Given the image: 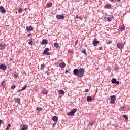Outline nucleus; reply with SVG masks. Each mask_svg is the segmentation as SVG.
I'll list each match as a JSON object with an SVG mask.
<instances>
[{
  "instance_id": "f257e3e1",
  "label": "nucleus",
  "mask_w": 130,
  "mask_h": 130,
  "mask_svg": "<svg viewBox=\"0 0 130 130\" xmlns=\"http://www.w3.org/2000/svg\"><path fill=\"white\" fill-rule=\"evenodd\" d=\"M85 73V69L84 68H80L79 69H75L73 70V73L75 76H78L79 78H82L84 76Z\"/></svg>"
},
{
  "instance_id": "f03ea898",
  "label": "nucleus",
  "mask_w": 130,
  "mask_h": 130,
  "mask_svg": "<svg viewBox=\"0 0 130 130\" xmlns=\"http://www.w3.org/2000/svg\"><path fill=\"white\" fill-rule=\"evenodd\" d=\"M77 110H78L76 108L73 109L68 114V115H69L70 116H73L75 115V113H76Z\"/></svg>"
},
{
  "instance_id": "7ed1b4c3",
  "label": "nucleus",
  "mask_w": 130,
  "mask_h": 130,
  "mask_svg": "<svg viewBox=\"0 0 130 130\" xmlns=\"http://www.w3.org/2000/svg\"><path fill=\"white\" fill-rule=\"evenodd\" d=\"M115 100H116V96L115 95L111 96L110 103L111 104H113L115 102Z\"/></svg>"
},
{
  "instance_id": "20e7f679",
  "label": "nucleus",
  "mask_w": 130,
  "mask_h": 130,
  "mask_svg": "<svg viewBox=\"0 0 130 130\" xmlns=\"http://www.w3.org/2000/svg\"><path fill=\"white\" fill-rule=\"evenodd\" d=\"M99 42H100V41H98L97 39H94L92 44L94 46H97L98 44H99Z\"/></svg>"
},
{
  "instance_id": "39448f33",
  "label": "nucleus",
  "mask_w": 130,
  "mask_h": 130,
  "mask_svg": "<svg viewBox=\"0 0 130 130\" xmlns=\"http://www.w3.org/2000/svg\"><path fill=\"white\" fill-rule=\"evenodd\" d=\"M0 70H2V71H6V70H7V66L4 64H0Z\"/></svg>"
},
{
  "instance_id": "423d86ee",
  "label": "nucleus",
  "mask_w": 130,
  "mask_h": 130,
  "mask_svg": "<svg viewBox=\"0 0 130 130\" xmlns=\"http://www.w3.org/2000/svg\"><path fill=\"white\" fill-rule=\"evenodd\" d=\"M124 46L123 45V44H122V43H118L117 44V47L119 49H121L123 48Z\"/></svg>"
},
{
  "instance_id": "0eeeda50",
  "label": "nucleus",
  "mask_w": 130,
  "mask_h": 130,
  "mask_svg": "<svg viewBox=\"0 0 130 130\" xmlns=\"http://www.w3.org/2000/svg\"><path fill=\"white\" fill-rule=\"evenodd\" d=\"M48 43V41L46 39H43L42 42H41V44L42 45H44L45 44H47Z\"/></svg>"
},
{
  "instance_id": "6e6552de",
  "label": "nucleus",
  "mask_w": 130,
  "mask_h": 130,
  "mask_svg": "<svg viewBox=\"0 0 130 130\" xmlns=\"http://www.w3.org/2000/svg\"><path fill=\"white\" fill-rule=\"evenodd\" d=\"M57 19H59V20H61L62 19H64V15H57L56 16Z\"/></svg>"
},
{
  "instance_id": "1a4fd4ad",
  "label": "nucleus",
  "mask_w": 130,
  "mask_h": 130,
  "mask_svg": "<svg viewBox=\"0 0 130 130\" xmlns=\"http://www.w3.org/2000/svg\"><path fill=\"white\" fill-rule=\"evenodd\" d=\"M0 12L1 13H2L3 14H6V9L3 7H0Z\"/></svg>"
},
{
  "instance_id": "9d476101",
  "label": "nucleus",
  "mask_w": 130,
  "mask_h": 130,
  "mask_svg": "<svg viewBox=\"0 0 130 130\" xmlns=\"http://www.w3.org/2000/svg\"><path fill=\"white\" fill-rule=\"evenodd\" d=\"M33 30V27L32 26H26V30L27 32H31Z\"/></svg>"
},
{
  "instance_id": "9b49d317",
  "label": "nucleus",
  "mask_w": 130,
  "mask_h": 130,
  "mask_svg": "<svg viewBox=\"0 0 130 130\" xmlns=\"http://www.w3.org/2000/svg\"><path fill=\"white\" fill-rule=\"evenodd\" d=\"M52 120H53L54 122H57V121H58V118L57 116H54L52 118Z\"/></svg>"
},
{
  "instance_id": "f8f14e48",
  "label": "nucleus",
  "mask_w": 130,
  "mask_h": 130,
  "mask_svg": "<svg viewBox=\"0 0 130 130\" xmlns=\"http://www.w3.org/2000/svg\"><path fill=\"white\" fill-rule=\"evenodd\" d=\"M28 129V125L23 124L22 125V128L21 130H27Z\"/></svg>"
},
{
  "instance_id": "ddd939ff",
  "label": "nucleus",
  "mask_w": 130,
  "mask_h": 130,
  "mask_svg": "<svg viewBox=\"0 0 130 130\" xmlns=\"http://www.w3.org/2000/svg\"><path fill=\"white\" fill-rule=\"evenodd\" d=\"M48 51H49V48H46L44 49V52H43V54H46V53H47V52H48Z\"/></svg>"
},
{
  "instance_id": "4468645a",
  "label": "nucleus",
  "mask_w": 130,
  "mask_h": 130,
  "mask_svg": "<svg viewBox=\"0 0 130 130\" xmlns=\"http://www.w3.org/2000/svg\"><path fill=\"white\" fill-rule=\"evenodd\" d=\"M105 9H110L111 8V4H106L104 6Z\"/></svg>"
},
{
  "instance_id": "2eb2a0df",
  "label": "nucleus",
  "mask_w": 130,
  "mask_h": 130,
  "mask_svg": "<svg viewBox=\"0 0 130 130\" xmlns=\"http://www.w3.org/2000/svg\"><path fill=\"white\" fill-rule=\"evenodd\" d=\"M60 68H62L63 69L66 68V63L64 62H62L59 64Z\"/></svg>"
},
{
  "instance_id": "dca6fc26",
  "label": "nucleus",
  "mask_w": 130,
  "mask_h": 130,
  "mask_svg": "<svg viewBox=\"0 0 130 130\" xmlns=\"http://www.w3.org/2000/svg\"><path fill=\"white\" fill-rule=\"evenodd\" d=\"M15 102L17 103H20L21 102V99L20 98H14Z\"/></svg>"
},
{
  "instance_id": "f3484780",
  "label": "nucleus",
  "mask_w": 130,
  "mask_h": 130,
  "mask_svg": "<svg viewBox=\"0 0 130 130\" xmlns=\"http://www.w3.org/2000/svg\"><path fill=\"white\" fill-rule=\"evenodd\" d=\"M58 93L61 94V95H64V91L63 90H59Z\"/></svg>"
},
{
  "instance_id": "a211bd4d",
  "label": "nucleus",
  "mask_w": 130,
  "mask_h": 130,
  "mask_svg": "<svg viewBox=\"0 0 130 130\" xmlns=\"http://www.w3.org/2000/svg\"><path fill=\"white\" fill-rule=\"evenodd\" d=\"M36 110V111H38V112H40V111H42V110H43V109L42 108L37 107Z\"/></svg>"
},
{
  "instance_id": "6ab92c4d",
  "label": "nucleus",
  "mask_w": 130,
  "mask_h": 130,
  "mask_svg": "<svg viewBox=\"0 0 130 130\" xmlns=\"http://www.w3.org/2000/svg\"><path fill=\"white\" fill-rule=\"evenodd\" d=\"M46 6L47 8H50V7H52V3H48L46 4Z\"/></svg>"
},
{
  "instance_id": "aec40b11",
  "label": "nucleus",
  "mask_w": 130,
  "mask_h": 130,
  "mask_svg": "<svg viewBox=\"0 0 130 130\" xmlns=\"http://www.w3.org/2000/svg\"><path fill=\"white\" fill-rule=\"evenodd\" d=\"M121 31H124L125 30V26L124 25H122L120 26Z\"/></svg>"
},
{
  "instance_id": "412c9836",
  "label": "nucleus",
  "mask_w": 130,
  "mask_h": 130,
  "mask_svg": "<svg viewBox=\"0 0 130 130\" xmlns=\"http://www.w3.org/2000/svg\"><path fill=\"white\" fill-rule=\"evenodd\" d=\"M5 46H6V45L4 44V43H1L0 44V47L1 48H4V47H5Z\"/></svg>"
},
{
  "instance_id": "4be33fe9",
  "label": "nucleus",
  "mask_w": 130,
  "mask_h": 130,
  "mask_svg": "<svg viewBox=\"0 0 130 130\" xmlns=\"http://www.w3.org/2000/svg\"><path fill=\"white\" fill-rule=\"evenodd\" d=\"M54 46H55V47H56V48H58V47L59 46V44H58V43H55L54 44Z\"/></svg>"
},
{
  "instance_id": "5701e85b",
  "label": "nucleus",
  "mask_w": 130,
  "mask_h": 130,
  "mask_svg": "<svg viewBox=\"0 0 130 130\" xmlns=\"http://www.w3.org/2000/svg\"><path fill=\"white\" fill-rule=\"evenodd\" d=\"M112 84H115L116 82V79L115 78H113L111 80Z\"/></svg>"
},
{
  "instance_id": "b1692460",
  "label": "nucleus",
  "mask_w": 130,
  "mask_h": 130,
  "mask_svg": "<svg viewBox=\"0 0 130 130\" xmlns=\"http://www.w3.org/2000/svg\"><path fill=\"white\" fill-rule=\"evenodd\" d=\"M42 94H43V95H46L47 94V91H45V90H42L41 91Z\"/></svg>"
},
{
  "instance_id": "393cba45",
  "label": "nucleus",
  "mask_w": 130,
  "mask_h": 130,
  "mask_svg": "<svg viewBox=\"0 0 130 130\" xmlns=\"http://www.w3.org/2000/svg\"><path fill=\"white\" fill-rule=\"evenodd\" d=\"M92 98L91 96H88L87 98V101H91Z\"/></svg>"
},
{
  "instance_id": "a878e982",
  "label": "nucleus",
  "mask_w": 130,
  "mask_h": 130,
  "mask_svg": "<svg viewBox=\"0 0 130 130\" xmlns=\"http://www.w3.org/2000/svg\"><path fill=\"white\" fill-rule=\"evenodd\" d=\"M107 22H111L112 21V19H111V17H108L107 18Z\"/></svg>"
},
{
  "instance_id": "bb28decb",
  "label": "nucleus",
  "mask_w": 130,
  "mask_h": 130,
  "mask_svg": "<svg viewBox=\"0 0 130 130\" xmlns=\"http://www.w3.org/2000/svg\"><path fill=\"white\" fill-rule=\"evenodd\" d=\"M26 89H27V85H24V86L22 87V88L21 89V90H22V91H24V90H26Z\"/></svg>"
},
{
  "instance_id": "cd10ccee",
  "label": "nucleus",
  "mask_w": 130,
  "mask_h": 130,
  "mask_svg": "<svg viewBox=\"0 0 130 130\" xmlns=\"http://www.w3.org/2000/svg\"><path fill=\"white\" fill-rule=\"evenodd\" d=\"M123 117H124V118H125L126 120H128V117H127V116H126V115H123Z\"/></svg>"
},
{
  "instance_id": "c85d7f7f",
  "label": "nucleus",
  "mask_w": 130,
  "mask_h": 130,
  "mask_svg": "<svg viewBox=\"0 0 130 130\" xmlns=\"http://www.w3.org/2000/svg\"><path fill=\"white\" fill-rule=\"evenodd\" d=\"M82 53H83L84 54H87V52H86V50L84 49L81 51Z\"/></svg>"
},
{
  "instance_id": "c756f323",
  "label": "nucleus",
  "mask_w": 130,
  "mask_h": 130,
  "mask_svg": "<svg viewBox=\"0 0 130 130\" xmlns=\"http://www.w3.org/2000/svg\"><path fill=\"white\" fill-rule=\"evenodd\" d=\"M16 88V85L15 84H13L12 86L11 87V89L12 90H14Z\"/></svg>"
},
{
  "instance_id": "7c9ffc66",
  "label": "nucleus",
  "mask_w": 130,
  "mask_h": 130,
  "mask_svg": "<svg viewBox=\"0 0 130 130\" xmlns=\"http://www.w3.org/2000/svg\"><path fill=\"white\" fill-rule=\"evenodd\" d=\"M18 13H22L23 12V8H20L18 10Z\"/></svg>"
},
{
  "instance_id": "2f4dec72",
  "label": "nucleus",
  "mask_w": 130,
  "mask_h": 130,
  "mask_svg": "<svg viewBox=\"0 0 130 130\" xmlns=\"http://www.w3.org/2000/svg\"><path fill=\"white\" fill-rule=\"evenodd\" d=\"M1 86L2 87H5V86H6V84H5V81H2L1 83Z\"/></svg>"
},
{
  "instance_id": "473e14b6",
  "label": "nucleus",
  "mask_w": 130,
  "mask_h": 130,
  "mask_svg": "<svg viewBox=\"0 0 130 130\" xmlns=\"http://www.w3.org/2000/svg\"><path fill=\"white\" fill-rule=\"evenodd\" d=\"M89 124L91 126H93L95 124V121L92 122V123H89Z\"/></svg>"
},
{
  "instance_id": "72a5a7b5",
  "label": "nucleus",
  "mask_w": 130,
  "mask_h": 130,
  "mask_svg": "<svg viewBox=\"0 0 130 130\" xmlns=\"http://www.w3.org/2000/svg\"><path fill=\"white\" fill-rule=\"evenodd\" d=\"M28 44H29V45H33V41L31 40L30 41H29L28 42Z\"/></svg>"
},
{
  "instance_id": "f704fd0d",
  "label": "nucleus",
  "mask_w": 130,
  "mask_h": 130,
  "mask_svg": "<svg viewBox=\"0 0 130 130\" xmlns=\"http://www.w3.org/2000/svg\"><path fill=\"white\" fill-rule=\"evenodd\" d=\"M112 41L111 40L108 41L107 42V44H110V43H112Z\"/></svg>"
},
{
  "instance_id": "c9c22d12",
  "label": "nucleus",
  "mask_w": 130,
  "mask_h": 130,
  "mask_svg": "<svg viewBox=\"0 0 130 130\" xmlns=\"http://www.w3.org/2000/svg\"><path fill=\"white\" fill-rule=\"evenodd\" d=\"M69 52L71 53V54H74V51L72 50H71L69 51Z\"/></svg>"
},
{
  "instance_id": "e433bc0d",
  "label": "nucleus",
  "mask_w": 130,
  "mask_h": 130,
  "mask_svg": "<svg viewBox=\"0 0 130 130\" xmlns=\"http://www.w3.org/2000/svg\"><path fill=\"white\" fill-rule=\"evenodd\" d=\"M14 76L15 78H17V77H19V74L18 73L14 74Z\"/></svg>"
},
{
  "instance_id": "4c0bfd02",
  "label": "nucleus",
  "mask_w": 130,
  "mask_h": 130,
  "mask_svg": "<svg viewBox=\"0 0 130 130\" xmlns=\"http://www.w3.org/2000/svg\"><path fill=\"white\" fill-rule=\"evenodd\" d=\"M76 19H81V16L79 15H76Z\"/></svg>"
},
{
  "instance_id": "58836bf2",
  "label": "nucleus",
  "mask_w": 130,
  "mask_h": 130,
  "mask_svg": "<svg viewBox=\"0 0 130 130\" xmlns=\"http://www.w3.org/2000/svg\"><path fill=\"white\" fill-rule=\"evenodd\" d=\"M110 2H111L112 3H113L114 2V1H115V0H110ZM117 2H120V0H117Z\"/></svg>"
},
{
  "instance_id": "ea45409f",
  "label": "nucleus",
  "mask_w": 130,
  "mask_h": 130,
  "mask_svg": "<svg viewBox=\"0 0 130 130\" xmlns=\"http://www.w3.org/2000/svg\"><path fill=\"white\" fill-rule=\"evenodd\" d=\"M115 84H116V85H119V81H116V82Z\"/></svg>"
},
{
  "instance_id": "a19ab883",
  "label": "nucleus",
  "mask_w": 130,
  "mask_h": 130,
  "mask_svg": "<svg viewBox=\"0 0 130 130\" xmlns=\"http://www.w3.org/2000/svg\"><path fill=\"white\" fill-rule=\"evenodd\" d=\"M7 127L8 128H10V127H11V124H8L7 125Z\"/></svg>"
},
{
  "instance_id": "79ce46f5",
  "label": "nucleus",
  "mask_w": 130,
  "mask_h": 130,
  "mask_svg": "<svg viewBox=\"0 0 130 130\" xmlns=\"http://www.w3.org/2000/svg\"><path fill=\"white\" fill-rule=\"evenodd\" d=\"M46 55H50L51 53L48 52H47V53H46Z\"/></svg>"
},
{
  "instance_id": "37998d69",
  "label": "nucleus",
  "mask_w": 130,
  "mask_h": 130,
  "mask_svg": "<svg viewBox=\"0 0 130 130\" xmlns=\"http://www.w3.org/2000/svg\"><path fill=\"white\" fill-rule=\"evenodd\" d=\"M89 89H86L85 90V92H86V93H88V92H89Z\"/></svg>"
},
{
  "instance_id": "c03bdc74",
  "label": "nucleus",
  "mask_w": 130,
  "mask_h": 130,
  "mask_svg": "<svg viewBox=\"0 0 130 130\" xmlns=\"http://www.w3.org/2000/svg\"><path fill=\"white\" fill-rule=\"evenodd\" d=\"M55 125H56V123H53V125H52V127H54L55 126Z\"/></svg>"
},
{
  "instance_id": "a18cd8bd",
  "label": "nucleus",
  "mask_w": 130,
  "mask_h": 130,
  "mask_svg": "<svg viewBox=\"0 0 130 130\" xmlns=\"http://www.w3.org/2000/svg\"><path fill=\"white\" fill-rule=\"evenodd\" d=\"M2 123H3V120H0V126H1V125L2 124Z\"/></svg>"
},
{
  "instance_id": "49530a36",
  "label": "nucleus",
  "mask_w": 130,
  "mask_h": 130,
  "mask_svg": "<svg viewBox=\"0 0 130 130\" xmlns=\"http://www.w3.org/2000/svg\"><path fill=\"white\" fill-rule=\"evenodd\" d=\"M41 68H44V64H41Z\"/></svg>"
},
{
  "instance_id": "de8ad7c7",
  "label": "nucleus",
  "mask_w": 130,
  "mask_h": 130,
  "mask_svg": "<svg viewBox=\"0 0 130 130\" xmlns=\"http://www.w3.org/2000/svg\"><path fill=\"white\" fill-rule=\"evenodd\" d=\"M115 70H118V67L116 66V67L115 68Z\"/></svg>"
},
{
  "instance_id": "09e8293b",
  "label": "nucleus",
  "mask_w": 130,
  "mask_h": 130,
  "mask_svg": "<svg viewBox=\"0 0 130 130\" xmlns=\"http://www.w3.org/2000/svg\"><path fill=\"white\" fill-rule=\"evenodd\" d=\"M68 72H69V70H66V71H65V73H66V74H68Z\"/></svg>"
},
{
  "instance_id": "8fccbe9b",
  "label": "nucleus",
  "mask_w": 130,
  "mask_h": 130,
  "mask_svg": "<svg viewBox=\"0 0 130 130\" xmlns=\"http://www.w3.org/2000/svg\"><path fill=\"white\" fill-rule=\"evenodd\" d=\"M111 18L112 19H114V16H113V15H111Z\"/></svg>"
},
{
  "instance_id": "3c124183",
  "label": "nucleus",
  "mask_w": 130,
  "mask_h": 130,
  "mask_svg": "<svg viewBox=\"0 0 130 130\" xmlns=\"http://www.w3.org/2000/svg\"><path fill=\"white\" fill-rule=\"evenodd\" d=\"M118 126H119L118 125H117L116 126H115V127L117 128V127H118Z\"/></svg>"
},
{
  "instance_id": "603ef678",
  "label": "nucleus",
  "mask_w": 130,
  "mask_h": 130,
  "mask_svg": "<svg viewBox=\"0 0 130 130\" xmlns=\"http://www.w3.org/2000/svg\"><path fill=\"white\" fill-rule=\"evenodd\" d=\"M79 42V41L77 40L75 42V44H77L78 43V42Z\"/></svg>"
},
{
  "instance_id": "864d4df0",
  "label": "nucleus",
  "mask_w": 130,
  "mask_h": 130,
  "mask_svg": "<svg viewBox=\"0 0 130 130\" xmlns=\"http://www.w3.org/2000/svg\"><path fill=\"white\" fill-rule=\"evenodd\" d=\"M31 32H30L29 34H28V35H27V36H30V35H31Z\"/></svg>"
},
{
  "instance_id": "5fc2aeb1",
  "label": "nucleus",
  "mask_w": 130,
  "mask_h": 130,
  "mask_svg": "<svg viewBox=\"0 0 130 130\" xmlns=\"http://www.w3.org/2000/svg\"><path fill=\"white\" fill-rule=\"evenodd\" d=\"M21 91H23L22 89H20V90H19L18 91V93H20V92Z\"/></svg>"
},
{
  "instance_id": "6e6d98bb",
  "label": "nucleus",
  "mask_w": 130,
  "mask_h": 130,
  "mask_svg": "<svg viewBox=\"0 0 130 130\" xmlns=\"http://www.w3.org/2000/svg\"><path fill=\"white\" fill-rule=\"evenodd\" d=\"M102 49V47H100V48H99V50H101Z\"/></svg>"
},
{
  "instance_id": "4d7b16f0",
  "label": "nucleus",
  "mask_w": 130,
  "mask_h": 130,
  "mask_svg": "<svg viewBox=\"0 0 130 130\" xmlns=\"http://www.w3.org/2000/svg\"><path fill=\"white\" fill-rule=\"evenodd\" d=\"M24 11H27V8H25L24 9Z\"/></svg>"
},
{
  "instance_id": "13d9d810",
  "label": "nucleus",
  "mask_w": 130,
  "mask_h": 130,
  "mask_svg": "<svg viewBox=\"0 0 130 130\" xmlns=\"http://www.w3.org/2000/svg\"><path fill=\"white\" fill-rule=\"evenodd\" d=\"M6 130H9V128H8V127H7Z\"/></svg>"
},
{
  "instance_id": "bf43d9fd",
  "label": "nucleus",
  "mask_w": 130,
  "mask_h": 130,
  "mask_svg": "<svg viewBox=\"0 0 130 130\" xmlns=\"http://www.w3.org/2000/svg\"><path fill=\"white\" fill-rule=\"evenodd\" d=\"M0 50H3V49H2V48H0Z\"/></svg>"
}]
</instances>
